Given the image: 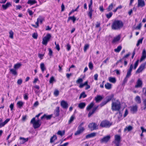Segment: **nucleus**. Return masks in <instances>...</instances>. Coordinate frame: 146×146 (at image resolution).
<instances>
[{"label": "nucleus", "mask_w": 146, "mask_h": 146, "mask_svg": "<svg viewBox=\"0 0 146 146\" xmlns=\"http://www.w3.org/2000/svg\"><path fill=\"white\" fill-rule=\"evenodd\" d=\"M123 25V23L120 21H115L112 26V28L113 29H119L122 28Z\"/></svg>", "instance_id": "obj_1"}, {"label": "nucleus", "mask_w": 146, "mask_h": 146, "mask_svg": "<svg viewBox=\"0 0 146 146\" xmlns=\"http://www.w3.org/2000/svg\"><path fill=\"white\" fill-rule=\"evenodd\" d=\"M51 36L50 34H47L46 36L43 37L42 38V44L45 46H46L48 42L50 40Z\"/></svg>", "instance_id": "obj_2"}, {"label": "nucleus", "mask_w": 146, "mask_h": 146, "mask_svg": "<svg viewBox=\"0 0 146 146\" xmlns=\"http://www.w3.org/2000/svg\"><path fill=\"white\" fill-rule=\"evenodd\" d=\"M120 102L118 101L114 102L112 104L111 108L113 110L118 111L120 109Z\"/></svg>", "instance_id": "obj_3"}, {"label": "nucleus", "mask_w": 146, "mask_h": 146, "mask_svg": "<svg viewBox=\"0 0 146 146\" xmlns=\"http://www.w3.org/2000/svg\"><path fill=\"white\" fill-rule=\"evenodd\" d=\"M31 123L33 124V126L35 128H37L40 126V123L39 120H35V118H33L31 121Z\"/></svg>", "instance_id": "obj_4"}, {"label": "nucleus", "mask_w": 146, "mask_h": 146, "mask_svg": "<svg viewBox=\"0 0 146 146\" xmlns=\"http://www.w3.org/2000/svg\"><path fill=\"white\" fill-rule=\"evenodd\" d=\"M83 81V80L82 78H79L76 81L77 84H79V87L80 88H82L84 86H86L88 84L87 81L85 82L84 84L82 83V82Z\"/></svg>", "instance_id": "obj_5"}, {"label": "nucleus", "mask_w": 146, "mask_h": 146, "mask_svg": "<svg viewBox=\"0 0 146 146\" xmlns=\"http://www.w3.org/2000/svg\"><path fill=\"white\" fill-rule=\"evenodd\" d=\"M111 125V124L108 121L105 120L102 121L100 123V126L101 127H109Z\"/></svg>", "instance_id": "obj_6"}, {"label": "nucleus", "mask_w": 146, "mask_h": 146, "mask_svg": "<svg viewBox=\"0 0 146 146\" xmlns=\"http://www.w3.org/2000/svg\"><path fill=\"white\" fill-rule=\"evenodd\" d=\"M115 143L116 146H119V143L120 142L121 139V137L120 135H115Z\"/></svg>", "instance_id": "obj_7"}, {"label": "nucleus", "mask_w": 146, "mask_h": 146, "mask_svg": "<svg viewBox=\"0 0 146 146\" xmlns=\"http://www.w3.org/2000/svg\"><path fill=\"white\" fill-rule=\"evenodd\" d=\"M11 6V3L9 2H7L5 4H3L2 5L1 7L3 10H6L8 8Z\"/></svg>", "instance_id": "obj_8"}, {"label": "nucleus", "mask_w": 146, "mask_h": 146, "mask_svg": "<svg viewBox=\"0 0 146 146\" xmlns=\"http://www.w3.org/2000/svg\"><path fill=\"white\" fill-rule=\"evenodd\" d=\"M110 135H108L105 136L101 139L100 142L102 143H107L110 140Z\"/></svg>", "instance_id": "obj_9"}, {"label": "nucleus", "mask_w": 146, "mask_h": 146, "mask_svg": "<svg viewBox=\"0 0 146 146\" xmlns=\"http://www.w3.org/2000/svg\"><path fill=\"white\" fill-rule=\"evenodd\" d=\"M145 5V3L143 0H138L137 7H142Z\"/></svg>", "instance_id": "obj_10"}, {"label": "nucleus", "mask_w": 146, "mask_h": 146, "mask_svg": "<svg viewBox=\"0 0 146 146\" xmlns=\"http://www.w3.org/2000/svg\"><path fill=\"white\" fill-rule=\"evenodd\" d=\"M89 128L92 130L96 129L97 128L98 126L94 123H90L88 125Z\"/></svg>", "instance_id": "obj_11"}, {"label": "nucleus", "mask_w": 146, "mask_h": 146, "mask_svg": "<svg viewBox=\"0 0 146 146\" xmlns=\"http://www.w3.org/2000/svg\"><path fill=\"white\" fill-rule=\"evenodd\" d=\"M84 129L83 127H79L77 131L74 134L75 135H80L82 133L84 130Z\"/></svg>", "instance_id": "obj_12"}, {"label": "nucleus", "mask_w": 146, "mask_h": 146, "mask_svg": "<svg viewBox=\"0 0 146 146\" xmlns=\"http://www.w3.org/2000/svg\"><path fill=\"white\" fill-rule=\"evenodd\" d=\"M9 120V119H7L4 122H3L2 119H1L0 120V128L4 126Z\"/></svg>", "instance_id": "obj_13"}, {"label": "nucleus", "mask_w": 146, "mask_h": 146, "mask_svg": "<svg viewBox=\"0 0 146 146\" xmlns=\"http://www.w3.org/2000/svg\"><path fill=\"white\" fill-rule=\"evenodd\" d=\"M142 81L140 79L138 80L136 85L135 86V87L136 88L141 87L142 86Z\"/></svg>", "instance_id": "obj_14"}, {"label": "nucleus", "mask_w": 146, "mask_h": 146, "mask_svg": "<svg viewBox=\"0 0 146 146\" xmlns=\"http://www.w3.org/2000/svg\"><path fill=\"white\" fill-rule=\"evenodd\" d=\"M145 65L144 64H141L139 67L138 70L136 72V74L139 73L141 72L144 69Z\"/></svg>", "instance_id": "obj_15"}, {"label": "nucleus", "mask_w": 146, "mask_h": 146, "mask_svg": "<svg viewBox=\"0 0 146 146\" xmlns=\"http://www.w3.org/2000/svg\"><path fill=\"white\" fill-rule=\"evenodd\" d=\"M133 68V65L131 64V65L130 69L128 70L127 73V74L126 75V77L128 78L131 75V72L132 70V69Z\"/></svg>", "instance_id": "obj_16"}, {"label": "nucleus", "mask_w": 146, "mask_h": 146, "mask_svg": "<svg viewBox=\"0 0 146 146\" xmlns=\"http://www.w3.org/2000/svg\"><path fill=\"white\" fill-rule=\"evenodd\" d=\"M120 38V36L119 35L116 37H115L112 41V42L113 43H115L118 42Z\"/></svg>", "instance_id": "obj_17"}, {"label": "nucleus", "mask_w": 146, "mask_h": 146, "mask_svg": "<svg viewBox=\"0 0 146 146\" xmlns=\"http://www.w3.org/2000/svg\"><path fill=\"white\" fill-rule=\"evenodd\" d=\"M61 105L63 108H67L68 107L67 103L66 102L64 101H61Z\"/></svg>", "instance_id": "obj_18"}, {"label": "nucleus", "mask_w": 146, "mask_h": 146, "mask_svg": "<svg viewBox=\"0 0 146 146\" xmlns=\"http://www.w3.org/2000/svg\"><path fill=\"white\" fill-rule=\"evenodd\" d=\"M20 142L21 144H23L25 142L27 141L28 140V138H25L22 137H20Z\"/></svg>", "instance_id": "obj_19"}, {"label": "nucleus", "mask_w": 146, "mask_h": 146, "mask_svg": "<svg viewBox=\"0 0 146 146\" xmlns=\"http://www.w3.org/2000/svg\"><path fill=\"white\" fill-rule=\"evenodd\" d=\"M10 71L11 73L14 75L16 76L17 74L16 70L15 69H10Z\"/></svg>", "instance_id": "obj_20"}, {"label": "nucleus", "mask_w": 146, "mask_h": 146, "mask_svg": "<svg viewBox=\"0 0 146 146\" xmlns=\"http://www.w3.org/2000/svg\"><path fill=\"white\" fill-rule=\"evenodd\" d=\"M96 135V133H93L87 135L86 137V138H89L91 137H95Z\"/></svg>", "instance_id": "obj_21"}, {"label": "nucleus", "mask_w": 146, "mask_h": 146, "mask_svg": "<svg viewBox=\"0 0 146 146\" xmlns=\"http://www.w3.org/2000/svg\"><path fill=\"white\" fill-rule=\"evenodd\" d=\"M102 99V97L100 96H97L95 98V100L96 102H98Z\"/></svg>", "instance_id": "obj_22"}, {"label": "nucleus", "mask_w": 146, "mask_h": 146, "mask_svg": "<svg viewBox=\"0 0 146 146\" xmlns=\"http://www.w3.org/2000/svg\"><path fill=\"white\" fill-rule=\"evenodd\" d=\"M37 2L35 0H29L27 3L30 5H33V4L36 3Z\"/></svg>", "instance_id": "obj_23"}, {"label": "nucleus", "mask_w": 146, "mask_h": 146, "mask_svg": "<svg viewBox=\"0 0 146 146\" xmlns=\"http://www.w3.org/2000/svg\"><path fill=\"white\" fill-rule=\"evenodd\" d=\"M9 38L11 39H13L14 34V33L13 31L12 30L9 31Z\"/></svg>", "instance_id": "obj_24"}, {"label": "nucleus", "mask_w": 146, "mask_h": 146, "mask_svg": "<svg viewBox=\"0 0 146 146\" xmlns=\"http://www.w3.org/2000/svg\"><path fill=\"white\" fill-rule=\"evenodd\" d=\"M86 106V104L85 103L82 102L79 104L78 106L80 109H83Z\"/></svg>", "instance_id": "obj_25"}, {"label": "nucleus", "mask_w": 146, "mask_h": 146, "mask_svg": "<svg viewBox=\"0 0 146 146\" xmlns=\"http://www.w3.org/2000/svg\"><path fill=\"white\" fill-rule=\"evenodd\" d=\"M52 117V115H44V116L42 117L41 118V119H43L44 118H46L47 119H50Z\"/></svg>", "instance_id": "obj_26"}, {"label": "nucleus", "mask_w": 146, "mask_h": 146, "mask_svg": "<svg viewBox=\"0 0 146 146\" xmlns=\"http://www.w3.org/2000/svg\"><path fill=\"white\" fill-rule=\"evenodd\" d=\"M21 66V63H18L15 64L14 66V68L16 70L20 68Z\"/></svg>", "instance_id": "obj_27"}, {"label": "nucleus", "mask_w": 146, "mask_h": 146, "mask_svg": "<svg viewBox=\"0 0 146 146\" xmlns=\"http://www.w3.org/2000/svg\"><path fill=\"white\" fill-rule=\"evenodd\" d=\"M105 87L107 89H110L111 87V85L109 83H107L105 85Z\"/></svg>", "instance_id": "obj_28"}, {"label": "nucleus", "mask_w": 146, "mask_h": 146, "mask_svg": "<svg viewBox=\"0 0 146 146\" xmlns=\"http://www.w3.org/2000/svg\"><path fill=\"white\" fill-rule=\"evenodd\" d=\"M24 103L22 101H19L17 103V106L19 108H21L23 106Z\"/></svg>", "instance_id": "obj_29"}, {"label": "nucleus", "mask_w": 146, "mask_h": 146, "mask_svg": "<svg viewBox=\"0 0 146 146\" xmlns=\"http://www.w3.org/2000/svg\"><path fill=\"white\" fill-rule=\"evenodd\" d=\"M137 107L135 106H133L131 108V111L133 112H134L137 111Z\"/></svg>", "instance_id": "obj_30"}, {"label": "nucleus", "mask_w": 146, "mask_h": 146, "mask_svg": "<svg viewBox=\"0 0 146 146\" xmlns=\"http://www.w3.org/2000/svg\"><path fill=\"white\" fill-rule=\"evenodd\" d=\"M57 139V137L56 135H54L50 139V142L52 143Z\"/></svg>", "instance_id": "obj_31"}, {"label": "nucleus", "mask_w": 146, "mask_h": 146, "mask_svg": "<svg viewBox=\"0 0 146 146\" xmlns=\"http://www.w3.org/2000/svg\"><path fill=\"white\" fill-rule=\"evenodd\" d=\"M109 81L111 82L114 83L116 82V80L115 78L111 77H110L109 78Z\"/></svg>", "instance_id": "obj_32"}, {"label": "nucleus", "mask_w": 146, "mask_h": 146, "mask_svg": "<svg viewBox=\"0 0 146 146\" xmlns=\"http://www.w3.org/2000/svg\"><path fill=\"white\" fill-rule=\"evenodd\" d=\"M40 67L42 72H43V71L46 69V68L45 67L43 63H41L40 64Z\"/></svg>", "instance_id": "obj_33"}, {"label": "nucleus", "mask_w": 146, "mask_h": 146, "mask_svg": "<svg viewBox=\"0 0 146 146\" xmlns=\"http://www.w3.org/2000/svg\"><path fill=\"white\" fill-rule=\"evenodd\" d=\"M132 129V127L131 126H129L126 127L124 129L125 131H129Z\"/></svg>", "instance_id": "obj_34"}, {"label": "nucleus", "mask_w": 146, "mask_h": 146, "mask_svg": "<svg viewBox=\"0 0 146 146\" xmlns=\"http://www.w3.org/2000/svg\"><path fill=\"white\" fill-rule=\"evenodd\" d=\"M97 107H96L93 108L92 111V112H90L88 114V117H90L91 115H92L94 113V111L96 110Z\"/></svg>", "instance_id": "obj_35"}, {"label": "nucleus", "mask_w": 146, "mask_h": 146, "mask_svg": "<svg viewBox=\"0 0 146 146\" xmlns=\"http://www.w3.org/2000/svg\"><path fill=\"white\" fill-rule=\"evenodd\" d=\"M64 133L65 131L64 130L62 131H59L57 133V134L58 135H60L61 136H62L64 134Z\"/></svg>", "instance_id": "obj_36"}, {"label": "nucleus", "mask_w": 146, "mask_h": 146, "mask_svg": "<svg viewBox=\"0 0 146 146\" xmlns=\"http://www.w3.org/2000/svg\"><path fill=\"white\" fill-rule=\"evenodd\" d=\"M135 101L138 103H140L141 102V99L139 97L137 96L135 98Z\"/></svg>", "instance_id": "obj_37"}, {"label": "nucleus", "mask_w": 146, "mask_h": 146, "mask_svg": "<svg viewBox=\"0 0 146 146\" xmlns=\"http://www.w3.org/2000/svg\"><path fill=\"white\" fill-rule=\"evenodd\" d=\"M89 10V12L88 13V15L89 16L90 18L91 19L92 18V13L93 12V10L92 9H90V10Z\"/></svg>", "instance_id": "obj_38"}, {"label": "nucleus", "mask_w": 146, "mask_h": 146, "mask_svg": "<svg viewBox=\"0 0 146 146\" xmlns=\"http://www.w3.org/2000/svg\"><path fill=\"white\" fill-rule=\"evenodd\" d=\"M94 105V104L93 103H92L87 108V110H89Z\"/></svg>", "instance_id": "obj_39"}, {"label": "nucleus", "mask_w": 146, "mask_h": 146, "mask_svg": "<svg viewBox=\"0 0 146 146\" xmlns=\"http://www.w3.org/2000/svg\"><path fill=\"white\" fill-rule=\"evenodd\" d=\"M86 95L85 94L84 92H83L80 95L79 98L80 99L81 98L83 97L84 98L86 97Z\"/></svg>", "instance_id": "obj_40"}, {"label": "nucleus", "mask_w": 146, "mask_h": 146, "mask_svg": "<svg viewBox=\"0 0 146 146\" xmlns=\"http://www.w3.org/2000/svg\"><path fill=\"white\" fill-rule=\"evenodd\" d=\"M113 7V5L112 4H111L108 7V8L107 9V10L108 11H110L112 10Z\"/></svg>", "instance_id": "obj_41"}, {"label": "nucleus", "mask_w": 146, "mask_h": 146, "mask_svg": "<svg viewBox=\"0 0 146 146\" xmlns=\"http://www.w3.org/2000/svg\"><path fill=\"white\" fill-rule=\"evenodd\" d=\"M121 46H118L117 48L115 49L114 51L117 52H119L121 50Z\"/></svg>", "instance_id": "obj_42"}, {"label": "nucleus", "mask_w": 146, "mask_h": 146, "mask_svg": "<svg viewBox=\"0 0 146 146\" xmlns=\"http://www.w3.org/2000/svg\"><path fill=\"white\" fill-rule=\"evenodd\" d=\"M37 20L39 23H42L44 21V19L41 17H39L37 19Z\"/></svg>", "instance_id": "obj_43"}, {"label": "nucleus", "mask_w": 146, "mask_h": 146, "mask_svg": "<svg viewBox=\"0 0 146 146\" xmlns=\"http://www.w3.org/2000/svg\"><path fill=\"white\" fill-rule=\"evenodd\" d=\"M32 37L35 39H36L38 36V34L36 33H34L32 34Z\"/></svg>", "instance_id": "obj_44"}, {"label": "nucleus", "mask_w": 146, "mask_h": 146, "mask_svg": "<svg viewBox=\"0 0 146 146\" xmlns=\"http://www.w3.org/2000/svg\"><path fill=\"white\" fill-rule=\"evenodd\" d=\"M69 19H71L72 20L73 23H74L76 20V18L74 16L71 17H69Z\"/></svg>", "instance_id": "obj_45"}, {"label": "nucleus", "mask_w": 146, "mask_h": 146, "mask_svg": "<svg viewBox=\"0 0 146 146\" xmlns=\"http://www.w3.org/2000/svg\"><path fill=\"white\" fill-rule=\"evenodd\" d=\"M55 44L56 45V49L59 51L60 50V48L59 44H57L56 42H55Z\"/></svg>", "instance_id": "obj_46"}, {"label": "nucleus", "mask_w": 146, "mask_h": 146, "mask_svg": "<svg viewBox=\"0 0 146 146\" xmlns=\"http://www.w3.org/2000/svg\"><path fill=\"white\" fill-rule=\"evenodd\" d=\"M74 116H72L71 117L69 120V123H72V122L73 121V120L74 119Z\"/></svg>", "instance_id": "obj_47"}, {"label": "nucleus", "mask_w": 146, "mask_h": 146, "mask_svg": "<svg viewBox=\"0 0 146 146\" xmlns=\"http://www.w3.org/2000/svg\"><path fill=\"white\" fill-rule=\"evenodd\" d=\"M146 57V54H142V57L140 59V61H141L144 59Z\"/></svg>", "instance_id": "obj_48"}, {"label": "nucleus", "mask_w": 146, "mask_h": 146, "mask_svg": "<svg viewBox=\"0 0 146 146\" xmlns=\"http://www.w3.org/2000/svg\"><path fill=\"white\" fill-rule=\"evenodd\" d=\"M23 80L22 79H18L17 81V84L20 85L22 83Z\"/></svg>", "instance_id": "obj_49"}, {"label": "nucleus", "mask_w": 146, "mask_h": 146, "mask_svg": "<svg viewBox=\"0 0 146 146\" xmlns=\"http://www.w3.org/2000/svg\"><path fill=\"white\" fill-rule=\"evenodd\" d=\"M39 23V22H38V21L37 20V22L36 23V25H32L36 28H37L38 27V23Z\"/></svg>", "instance_id": "obj_50"}, {"label": "nucleus", "mask_w": 146, "mask_h": 146, "mask_svg": "<svg viewBox=\"0 0 146 146\" xmlns=\"http://www.w3.org/2000/svg\"><path fill=\"white\" fill-rule=\"evenodd\" d=\"M139 62V60H137V61L136 62H135V64H134V69H135L136 68H137V66Z\"/></svg>", "instance_id": "obj_51"}, {"label": "nucleus", "mask_w": 146, "mask_h": 146, "mask_svg": "<svg viewBox=\"0 0 146 146\" xmlns=\"http://www.w3.org/2000/svg\"><path fill=\"white\" fill-rule=\"evenodd\" d=\"M89 46V45L88 44H85L84 47V51L86 52V50L88 49Z\"/></svg>", "instance_id": "obj_52"}, {"label": "nucleus", "mask_w": 146, "mask_h": 146, "mask_svg": "<svg viewBox=\"0 0 146 146\" xmlns=\"http://www.w3.org/2000/svg\"><path fill=\"white\" fill-rule=\"evenodd\" d=\"M27 11L28 12L29 15L31 16L33 14V12L31 10H30L29 9H28Z\"/></svg>", "instance_id": "obj_53"}, {"label": "nucleus", "mask_w": 146, "mask_h": 146, "mask_svg": "<svg viewBox=\"0 0 146 146\" xmlns=\"http://www.w3.org/2000/svg\"><path fill=\"white\" fill-rule=\"evenodd\" d=\"M112 13H110L108 14H107L106 15V17L108 18H110L112 15Z\"/></svg>", "instance_id": "obj_54"}, {"label": "nucleus", "mask_w": 146, "mask_h": 146, "mask_svg": "<svg viewBox=\"0 0 146 146\" xmlns=\"http://www.w3.org/2000/svg\"><path fill=\"white\" fill-rule=\"evenodd\" d=\"M59 92L58 90H55L54 92V94L55 96H57L59 94Z\"/></svg>", "instance_id": "obj_55"}, {"label": "nucleus", "mask_w": 146, "mask_h": 146, "mask_svg": "<svg viewBox=\"0 0 146 146\" xmlns=\"http://www.w3.org/2000/svg\"><path fill=\"white\" fill-rule=\"evenodd\" d=\"M143 40V38L139 39L138 42V43L137 44V46H138L139 44L141 43Z\"/></svg>", "instance_id": "obj_56"}, {"label": "nucleus", "mask_w": 146, "mask_h": 146, "mask_svg": "<svg viewBox=\"0 0 146 146\" xmlns=\"http://www.w3.org/2000/svg\"><path fill=\"white\" fill-rule=\"evenodd\" d=\"M79 6H78L76 8V9L75 10H72L69 13V15H70V14H71L72 13L74 12V11H77L78 9L79 8Z\"/></svg>", "instance_id": "obj_57"}, {"label": "nucleus", "mask_w": 146, "mask_h": 146, "mask_svg": "<svg viewBox=\"0 0 146 146\" xmlns=\"http://www.w3.org/2000/svg\"><path fill=\"white\" fill-rule=\"evenodd\" d=\"M48 50H49V54H48L50 56H52V50L50 48H48Z\"/></svg>", "instance_id": "obj_58"}, {"label": "nucleus", "mask_w": 146, "mask_h": 146, "mask_svg": "<svg viewBox=\"0 0 146 146\" xmlns=\"http://www.w3.org/2000/svg\"><path fill=\"white\" fill-rule=\"evenodd\" d=\"M89 66L90 69H92L93 68V65L90 62L89 64Z\"/></svg>", "instance_id": "obj_59"}, {"label": "nucleus", "mask_w": 146, "mask_h": 146, "mask_svg": "<svg viewBox=\"0 0 146 146\" xmlns=\"http://www.w3.org/2000/svg\"><path fill=\"white\" fill-rule=\"evenodd\" d=\"M54 80V78L53 77H52L50 80V83H52Z\"/></svg>", "instance_id": "obj_60"}, {"label": "nucleus", "mask_w": 146, "mask_h": 146, "mask_svg": "<svg viewBox=\"0 0 146 146\" xmlns=\"http://www.w3.org/2000/svg\"><path fill=\"white\" fill-rule=\"evenodd\" d=\"M66 48L69 51L71 48V46L69 44H68L66 46Z\"/></svg>", "instance_id": "obj_61"}, {"label": "nucleus", "mask_w": 146, "mask_h": 146, "mask_svg": "<svg viewBox=\"0 0 146 146\" xmlns=\"http://www.w3.org/2000/svg\"><path fill=\"white\" fill-rule=\"evenodd\" d=\"M143 94L146 96V88H143Z\"/></svg>", "instance_id": "obj_62"}, {"label": "nucleus", "mask_w": 146, "mask_h": 146, "mask_svg": "<svg viewBox=\"0 0 146 146\" xmlns=\"http://www.w3.org/2000/svg\"><path fill=\"white\" fill-rule=\"evenodd\" d=\"M141 129L142 130V133H143V132L146 133V129H144L143 127H141Z\"/></svg>", "instance_id": "obj_63"}, {"label": "nucleus", "mask_w": 146, "mask_h": 146, "mask_svg": "<svg viewBox=\"0 0 146 146\" xmlns=\"http://www.w3.org/2000/svg\"><path fill=\"white\" fill-rule=\"evenodd\" d=\"M22 8L21 6L20 5H17L16 6V9L17 10L20 9Z\"/></svg>", "instance_id": "obj_64"}]
</instances>
